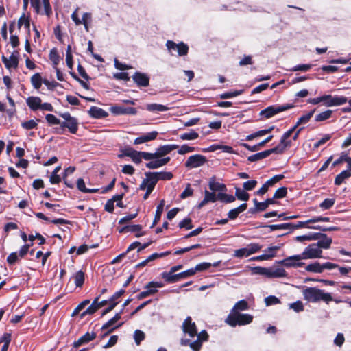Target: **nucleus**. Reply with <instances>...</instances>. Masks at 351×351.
<instances>
[{
  "label": "nucleus",
  "mask_w": 351,
  "mask_h": 351,
  "mask_svg": "<svg viewBox=\"0 0 351 351\" xmlns=\"http://www.w3.org/2000/svg\"><path fill=\"white\" fill-rule=\"evenodd\" d=\"M60 116L65 121H62L60 128H56V132L62 134H63L64 129L67 128L69 132L75 134L78 130L79 123L77 119L72 117L69 112L61 113Z\"/></svg>",
  "instance_id": "f257e3e1"
},
{
  "label": "nucleus",
  "mask_w": 351,
  "mask_h": 351,
  "mask_svg": "<svg viewBox=\"0 0 351 351\" xmlns=\"http://www.w3.org/2000/svg\"><path fill=\"white\" fill-rule=\"evenodd\" d=\"M253 321V316L241 313H230L225 319V323L231 327L244 326Z\"/></svg>",
  "instance_id": "f03ea898"
},
{
  "label": "nucleus",
  "mask_w": 351,
  "mask_h": 351,
  "mask_svg": "<svg viewBox=\"0 0 351 351\" xmlns=\"http://www.w3.org/2000/svg\"><path fill=\"white\" fill-rule=\"evenodd\" d=\"M293 107L294 105L292 104H287L281 106H269L260 112V116L266 119H269L280 112L291 109Z\"/></svg>",
  "instance_id": "7ed1b4c3"
},
{
  "label": "nucleus",
  "mask_w": 351,
  "mask_h": 351,
  "mask_svg": "<svg viewBox=\"0 0 351 351\" xmlns=\"http://www.w3.org/2000/svg\"><path fill=\"white\" fill-rule=\"evenodd\" d=\"M178 147L179 146L175 144L161 145L156 149L154 153L149 152V154H147L146 156L149 158L150 160L154 158H162L163 156L169 154L171 152L178 149Z\"/></svg>",
  "instance_id": "20e7f679"
},
{
  "label": "nucleus",
  "mask_w": 351,
  "mask_h": 351,
  "mask_svg": "<svg viewBox=\"0 0 351 351\" xmlns=\"http://www.w3.org/2000/svg\"><path fill=\"white\" fill-rule=\"evenodd\" d=\"M207 161V158L205 156L195 154L187 158L184 163V166L186 168L191 169L203 166Z\"/></svg>",
  "instance_id": "39448f33"
},
{
  "label": "nucleus",
  "mask_w": 351,
  "mask_h": 351,
  "mask_svg": "<svg viewBox=\"0 0 351 351\" xmlns=\"http://www.w3.org/2000/svg\"><path fill=\"white\" fill-rule=\"evenodd\" d=\"M322 251L316 243L310 244L300 254L302 259L315 258L322 257Z\"/></svg>",
  "instance_id": "423d86ee"
},
{
  "label": "nucleus",
  "mask_w": 351,
  "mask_h": 351,
  "mask_svg": "<svg viewBox=\"0 0 351 351\" xmlns=\"http://www.w3.org/2000/svg\"><path fill=\"white\" fill-rule=\"evenodd\" d=\"M348 99L344 96H332L331 95H324L323 104L327 107L337 106L347 103Z\"/></svg>",
  "instance_id": "0eeeda50"
},
{
  "label": "nucleus",
  "mask_w": 351,
  "mask_h": 351,
  "mask_svg": "<svg viewBox=\"0 0 351 351\" xmlns=\"http://www.w3.org/2000/svg\"><path fill=\"white\" fill-rule=\"evenodd\" d=\"M302 258L300 254H297L287 257L283 260L278 261V263L287 268H295L304 265V263L300 262Z\"/></svg>",
  "instance_id": "6e6552de"
},
{
  "label": "nucleus",
  "mask_w": 351,
  "mask_h": 351,
  "mask_svg": "<svg viewBox=\"0 0 351 351\" xmlns=\"http://www.w3.org/2000/svg\"><path fill=\"white\" fill-rule=\"evenodd\" d=\"M182 329L185 334H188L191 337H194L197 335V326L195 322H192L190 316L184 320Z\"/></svg>",
  "instance_id": "1a4fd4ad"
},
{
  "label": "nucleus",
  "mask_w": 351,
  "mask_h": 351,
  "mask_svg": "<svg viewBox=\"0 0 351 351\" xmlns=\"http://www.w3.org/2000/svg\"><path fill=\"white\" fill-rule=\"evenodd\" d=\"M110 111L114 115L130 114L135 115L137 110L133 107H125L123 106H112L110 108Z\"/></svg>",
  "instance_id": "9d476101"
},
{
  "label": "nucleus",
  "mask_w": 351,
  "mask_h": 351,
  "mask_svg": "<svg viewBox=\"0 0 351 351\" xmlns=\"http://www.w3.org/2000/svg\"><path fill=\"white\" fill-rule=\"evenodd\" d=\"M132 77L138 86L147 87L149 85V77L146 73L136 71Z\"/></svg>",
  "instance_id": "9b49d317"
},
{
  "label": "nucleus",
  "mask_w": 351,
  "mask_h": 351,
  "mask_svg": "<svg viewBox=\"0 0 351 351\" xmlns=\"http://www.w3.org/2000/svg\"><path fill=\"white\" fill-rule=\"evenodd\" d=\"M319 289L317 287H307L303 290L302 293L305 300L317 303Z\"/></svg>",
  "instance_id": "f8f14e48"
},
{
  "label": "nucleus",
  "mask_w": 351,
  "mask_h": 351,
  "mask_svg": "<svg viewBox=\"0 0 351 351\" xmlns=\"http://www.w3.org/2000/svg\"><path fill=\"white\" fill-rule=\"evenodd\" d=\"M97 337V334L95 332H92L91 333L86 332L81 337H80L77 341H74L73 343V347L74 348H77L80 346L88 343L90 341L94 340Z\"/></svg>",
  "instance_id": "ddd939ff"
},
{
  "label": "nucleus",
  "mask_w": 351,
  "mask_h": 351,
  "mask_svg": "<svg viewBox=\"0 0 351 351\" xmlns=\"http://www.w3.org/2000/svg\"><path fill=\"white\" fill-rule=\"evenodd\" d=\"M170 157L154 158L149 160V162L146 163L145 166L149 169H155L167 165L170 161Z\"/></svg>",
  "instance_id": "4468645a"
},
{
  "label": "nucleus",
  "mask_w": 351,
  "mask_h": 351,
  "mask_svg": "<svg viewBox=\"0 0 351 351\" xmlns=\"http://www.w3.org/2000/svg\"><path fill=\"white\" fill-rule=\"evenodd\" d=\"M142 229V226L139 224H134V225H127L122 228H121L119 230V233H126V232H136V237H140L141 236H143L145 234V232L140 231Z\"/></svg>",
  "instance_id": "2eb2a0df"
},
{
  "label": "nucleus",
  "mask_w": 351,
  "mask_h": 351,
  "mask_svg": "<svg viewBox=\"0 0 351 351\" xmlns=\"http://www.w3.org/2000/svg\"><path fill=\"white\" fill-rule=\"evenodd\" d=\"M1 60L5 68L10 71L12 69H16L19 66V59L16 56H10V57L8 58L4 55H3L1 56Z\"/></svg>",
  "instance_id": "dca6fc26"
},
{
  "label": "nucleus",
  "mask_w": 351,
  "mask_h": 351,
  "mask_svg": "<svg viewBox=\"0 0 351 351\" xmlns=\"http://www.w3.org/2000/svg\"><path fill=\"white\" fill-rule=\"evenodd\" d=\"M88 114L91 118L96 119L106 118L108 116L106 111L97 106H91Z\"/></svg>",
  "instance_id": "f3484780"
},
{
  "label": "nucleus",
  "mask_w": 351,
  "mask_h": 351,
  "mask_svg": "<svg viewBox=\"0 0 351 351\" xmlns=\"http://www.w3.org/2000/svg\"><path fill=\"white\" fill-rule=\"evenodd\" d=\"M335 268H338L340 274L343 276H346L349 271H351V267H340L339 265L330 262H326L322 264V272L324 269H332Z\"/></svg>",
  "instance_id": "a211bd4d"
},
{
  "label": "nucleus",
  "mask_w": 351,
  "mask_h": 351,
  "mask_svg": "<svg viewBox=\"0 0 351 351\" xmlns=\"http://www.w3.org/2000/svg\"><path fill=\"white\" fill-rule=\"evenodd\" d=\"M158 134V132L156 131H152L150 132H148L147 134H145L143 135H141L139 137H137L134 139V145H139L145 142L151 141L156 138Z\"/></svg>",
  "instance_id": "6ab92c4d"
},
{
  "label": "nucleus",
  "mask_w": 351,
  "mask_h": 351,
  "mask_svg": "<svg viewBox=\"0 0 351 351\" xmlns=\"http://www.w3.org/2000/svg\"><path fill=\"white\" fill-rule=\"evenodd\" d=\"M161 278L169 284L175 283L182 280L180 274L171 273V271H164L160 274Z\"/></svg>",
  "instance_id": "aec40b11"
},
{
  "label": "nucleus",
  "mask_w": 351,
  "mask_h": 351,
  "mask_svg": "<svg viewBox=\"0 0 351 351\" xmlns=\"http://www.w3.org/2000/svg\"><path fill=\"white\" fill-rule=\"evenodd\" d=\"M247 208V203H243L241 205H239L238 207L234 208L233 209H231L228 213V218L230 220H234L236 219L240 213L245 211Z\"/></svg>",
  "instance_id": "412c9836"
},
{
  "label": "nucleus",
  "mask_w": 351,
  "mask_h": 351,
  "mask_svg": "<svg viewBox=\"0 0 351 351\" xmlns=\"http://www.w3.org/2000/svg\"><path fill=\"white\" fill-rule=\"evenodd\" d=\"M208 186L210 191L213 192L219 191V193H223L227 191L226 186L223 184L215 181V178H210Z\"/></svg>",
  "instance_id": "4be33fe9"
},
{
  "label": "nucleus",
  "mask_w": 351,
  "mask_h": 351,
  "mask_svg": "<svg viewBox=\"0 0 351 351\" xmlns=\"http://www.w3.org/2000/svg\"><path fill=\"white\" fill-rule=\"evenodd\" d=\"M42 100L39 97L30 96L26 99L28 107L32 111H36L40 109Z\"/></svg>",
  "instance_id": "5701e85b"
},
{
  "label": "nucleus",
  "mask_w": 351,
  "mask_h": 351,
  "mask_svg": "<svg viewBox=\"0 0 351 351\" xmlns=\"http://www.w3.org/2000/svg\"><path fill=\"white\" fill-rule=\"evenodd\" d=\"M297 128L295 126H293L289 130L285 132L280 138V144L284 145V147H288L291 145V141L288 140V138L291 136V134L295 131Z\"/></svg>",
  "instance_id": "b1692460"
},
{
  "label": "nucleus",
  "mask_w": 351,
  "mask_h": 351,
  "mask_svg": "<svg viewBox=\"0 0 351 351\" xmlns=\"http://www.w3.org/2000/svg\"><path fill=\"white\" fill-rule=\"evenodd\" d=\"M165 204V201L164 199H162V200H160L159 204L157 206L154 219V221L151 226V228L154 227L158 223V221L160 220L161 215H162V213L164 210Z\"/></svg>",
  "instance_id": "393cba45"
},
{
  "label": "nucleus",
  "mask_w": 351,
  "mask_h": 351,
  "mask_svg": "<svg viewBox=\"0 0 351 351\" xmlns=\"http://www.w3.org/2000/svg\"><path fill=\"white\" fill-rule=\"evenodd\" d=\"M145 176L146 178L144 180L147 183V186H150L154 189L156 184L158 181V176L157 175V172H146Z\"/></svg>",
  "instance_id": "a878e982"
},
{
  "label": "nucleus",
  "mask_w": 351,
  "mask_h": 351,
  "mask_svg": "<svg viewBox=\"0 0 351 351\" xmlns=\"http://www.w3.org/2000/svg\"><path fill=\"white\" fill-rule=\"evenodd\" d=\"M292 226V223H285L281 224H272V225H267V224H261L259 227L261 228H268L271 231L278 230H287L290 229Z\"/></svg>",
  "instance_id": "bb28decb"
},
{
  "label": "nucleus",
  "mask_w": 351,
  "mask_h": 351,
  "mask_svg": "<svg viewBox=\"0 0 351 351\" xmlns=\"http://www.w3.org/2000/svg\"><path fill=\"white\" fill-rule=\"evenodd\" d=\"M147 154H149V152H139L136 150L133 155L131 156V159L136 164L141 163L142 158H143L145 160H150V158L146 156Z\"/></svg>",
  "instance_id": "cd10ccee"
},
{
  "label": "nucleus",
  "mask_w": 351,
  "mask_h": 351,
  "mask_svg": "<svg viewBox=\"0 0 351 351\" xmlns=\"http://www.w3.org/2000/svg\"><path fill=\"white\" fill-rule=\"evenodd\" d=\"M332 239L330 237H327L326 234L324 236H322V237L319 239L316 245H317L319 249H328L330 247L332 243Z\"/></svg>",
  "instance_id": "c85d7f7f"
},
{
  "label": "nucleus",
  "mask_w": 351,
  "mask_h": 351,
  "mask_svg": "<svg viewBox=\"0 0 351 351\" xmlns=\"http://www.w3.org/2000/svg\"><path fill=\"white\" fill-rule=\"evenodd\" d=\"M248 308V302L245 300H241L235 303L230 313H239L240 311H246Z\"/></svg>",
  "instance_id": "c756f323"
},
{
  "label": "nucleus",
  "mask_w": 351,
  "mask_h": 351,
  "mask_svg": "<svg viewBox=\"0 0 351 351\" xmlns=\"http://www.w3.org/2000/svg\"><path fill=\"white\" fill-rule=\"evenodd\" d=\"M221 261H217L212 264L210 263L203 262L197 264L193 269L195 273L197 271H203L209 269L211 266H213L215 267H218Z\"/></svg>",
  "instance_id": "7c9ffc66"
},
{
  "label": "nucleus",
  "mask_w": 351,
  "mask_h": 351,
  "mask_svg": "<svg viewBox=\"0 0 351 351\" xmlns=\"http://www.w3.org/2000/svg\"><path fill=\"white\" fill-rule=\"evenodd\" d=\"M350 177H351V173L349 171L343 170L335 177L334 183L335 185L339 186Z\"/></svg>",
  "instance_id": "2f4dec72"
},
{
  "label": "nucleus",
  "mask_w": 351,
  "mask_h": 351,
  "mask_svg": "<svg viewBox=\"0 0 351 351\" xmlns=\"http://www.w3.org/2000/svg\"><path fill=\"white\" fill-rule=\"evenodd\" d=\"M315 110H316V109L315 108V109L309 111L306 114H304L302 117H300L299 118V119L298 120V121L296 122L295 125H294L295 128H297L301 124L307 123L310 121V119L313 117V115L314 114Z\"/></svg>",
  "instance_id": "473e14b6"
},
{
  "label": "nucleus",
  "mask_w": 351,
  "mask_h": 351,
  "mask_svg": "<svg viewBox=\"0 0 351 351\" xmlns=\"http://www.w3.org/2000/svg\"><path fill=\"white\" fill-rule=\"evenodd\" d=\"M30 81L33 87L37 90L41 87L42 84L43 83V80L39 73L34 74L31 77Z\"/></svg>",
  "instance_id": "72a5a7b5"
},
{
  "label": "nucleus",
  "mask_w": 351,
  "mask_h": 351,
  "mask_svg": "<svg viewBox=\"0 0 351 351\" xmlns=\"http://www.w3.org/2000/svg\"><path fill=\"white\" fill-rule=\"evenodd\" d=\"M333 298L330 293H325L324 290L319 289L318 297L317 299V302L320 301H323L326 304H328L330 302L333 301Z\"/></svg>",
  "instance_id": "f704fd0d"
},
{
  "label": "nucleus",
  "mask_w": 351,
  "mask_h": 351,
  "mask_svg": "<svg viewBox=\"0 0 351 351\" xmlns=\"http://www.w3.org/2000/svg\"><path fill=\"white\" fill-rule=\"evenodd\" d=\"M146 109L150 112H164L169 110L166 106L158 104H149L146 106Z\"/></svg>",
  "instance_id": "c9c22d12"
},
{
  "label": "nucleus",
  "mask_w": 351,
  "mask_h": 351,
  "mask_svg": "<svg viewBox=\"0 0 351 351\" xmlns=\"http://www.w3.org/2000/svg\"><path fill=\"white\" fill-rule=\"evenodd\" d=\"M252 273L254 274L265 276L267 278H271V267L267 268L257 266L252 269Z\"/></svg>",
  "instance_id": "e433bc0d"
},
{
  "label": "nucleus",
  "mask_w": 351,
  "mask_h": 351,
  "mask_svg": "<svg viewBox=\"0 0 351 351\" xmlns=\"http://www.w3.org/2000/svg\"><path fill=\"white\" fill-rule=\"evenodd\" d=\"M305 269L308 272L317 274L322 273V263L316 261L313 263L308 264V265L306 266Z\"/></svg>",
  "instance_id": "4c0bfd02"
},
{
  "label": "nucleus",
  "mask_w": 351,
  "mask_h": 351,
  "mask_svg": "<svg viewBox=\"0 0 351 351\" xmlns=\"http://www.w3.org/2000/svg\"><path fill=\"white\" fill-rule=\"evenodd\" d=\"M287 273L282 267L271 268V278H281L286 277Z\"/></svg>",
  "instance_id": "58836bf2"
},
{
  "label": "nucleus",
  "mask_w": 351,
  "mask_h": 351,
  "mask_svg": "<svg viewBox=\"0 0 351 351\" xmlns=\"http://www.w3.org/2000/svg\"><path fill=\"white\" fill-rule=\"evenodd\" d=\"M332 110H327L322 112L315 117V121L317 122H321L330 119L332 117Z\"/></svg>",
  "instance_id": "ea45409f"
},
{
  "label": "nucleus",
  "mask_w": 351,
  "mask_h": 351,
  "mask_svg": "<svg viewBox=\"0 0 351 351\" xmlns=\"http://www.w3.org/2000/svg\"><path fill=\"white\" fill-rule=\"evenodd\" d=\"M218 198L219 201L225 204L234 202L236 199L234 195L226 194L225 192L218 193Z\"/></svg>",
  "instance_id": "a19ab883"
},
{
  "label": "nucleus",
  "mask_w": 351,
  "mask_h": 351,
  "mask_svg": "<svg viewBox=\"0 0 351 351\" xmlns=\"http://www.w3.org/2000/svg\"><path fill=\"white\" fill-rule=\"evenodd\" d=\"M243 92H244V90H243V89L234 90V91H229V92H226V93L220 94L219 95V97L221 99H226L232 98V97L239 96V95L243 94Z\"/></svg>",
  "instance_id": "79ce46f5"
},
{
  "label": "nucleus",
  "mask_w": 351,
  "mask_h": 351,
  "mask_svg": "<svg viewBox=\"0 0 351 351\" xmlns=\"http://www.w3.org/2000/svg\"><path fill=\"white\" fill-rule=\"evenodd\" d=\"M235 198L241 201H248L250 195L243 189L241 190L240 188L237 187L235 191Z\"/></svg>",
  "instance_id": "37998d69"
},
{
  "label": "nucleus",
  "mask_w": 351,
  "mask_h": 351,
  "mask_svg": "<svg viewBox=\"0 0 351 351\" xmlns=\"http://www.w3.org/2000/svg\"><path fill=\"white\" fill-rule=\"evenodd\" d=\"M268 157V154L267 152V150H265L263 152H261L258 153H256L255 154L251 155L247 158V160L250 162H256L261 160L263 158H265Z\"/></svg>",
  "instance_id": "c03bdc74"
},
{
  "label": "nucleus",
  "mask_w": 351,
  "mask_h": 351,
  "mask_svg": "<svg viewBox=\"0 0 351 351\" xmlns=\"http://www.w3.org/2000/svg\"><path fill=\"white\" fill-rule=\"evenodd\" d=\"M49 59L54 66H57L60 62V56L56 48H53L49 52Z\"/></svg>",
  "instance_id": "a18cd8bd"
},
{
  "label": "nucleus",
  "mask_w": 351,
  "mask_h": 351,
  "mask_svg": "<svg viewBox=\"0 0 351 351\" xmlns=\"http://www.w3.org/2000/svg\"><path fill=\"white\" fill-rule=\"evenodd\" d=\"M199 137V134L191 130L189 132H185L180 134V138L182 140H195Z\"/></svg>",
  "instance_id": "49530a36"
},
{
  "label": "nucleus",
  "mask_w": 351,
  "mask_h": 351,
  "mask_svg": "<svg viewBox=\"0 0 351 351\" xmlns=\"http://www.w3.org/2000/svg\"><path fill=\"white\" fill-rule=\"evenodd\" d=\"M335 203V199L326 198L319 204V207L323 210H328L331 208Z\"/></svg>",
  "instance_id": "de8ad7c7"
},
{
  "label": "nucleus",
  "mask_w": 351,
  "mask_h": 351,
  "mask_svg": "<svg viewBox=\"0 0 351 351\" xmlns=\"http://www.w3.org/2000/svg\"><path fill=\"white\" fill-rule=\"evenodd\" d=\"M24 25L26 29H29L30 27V19L29 16L25 18V14L23 13L22 16L19 19L18 21V28L21 29L22 25Z\"/></svg>",
  "instance_id": "09e8293b"
},
{
  "label": "nucleus",
  "mask_w": 351,
  "mask_h": 351,
  "mask_svg": "<svg viewBox=\"0 0 351 351\" xmlns=\"http://www.w3.org/2000/svg\"><path fill=\"white\" fill-rule=\"evenodd\" d=\"M75 284L77 287H81L84 282V273L82 271H78L75 275Z\"/></svg>",
  "instance_id": "8fccbe9b"
},
{
  "label": "nucleus",
  "mask_w": 351,
  "mask_h": 351,
  "mask_svg": "<svg viewBox=\"0 0 351 351\" xmlns=\"http://www.w3.org/2000/svg\"><path fill=\"white\" fill-rule=\"evenodd\" d=\"M178 227L181 229L191 230L193 227L191 219L189 217L184 218L179 223Z\"/></svg>",
  "instance_id": "3c124183"
},
{
  "label": "nucleus",
  "mask_w": 351,
  "mask_h": 351,
  "mask_svg": "<svg viewBox=\"0 0 351 351\" xmlns=\"http://www.w3.org/2000/svg\"><path fill=\"white\" fill-rule=\"evenodd\" d=\"M204 199L205 201H207L208 202H215L217 200H219L218 193L215 194L213 191L209 192L206 190L204 191Z\"/></svg>",
  "instance_id": "603ef678"
},
{
  "label": "nucleus",
  "mask_w": 351,
  "mask_h": 351,
  "mask_svg": "<svg viewBox=\"0 0 351 351\" xmlns=\"http://www.w3.org/2000/svg\"><path fill=\"white\" fill-rule=\"evenodd\" d=\"M177 50L179 56H184L187 55L189 52V47L184 43L180 42L178 44Z\"/></svg>",
  "instance_id": "864d4df0"
},
{
  "label": "nucleus",
  "mask_w": 351,
  "mask_h": 351,
  "mask_svg": "<svg viewBox=\"0 0 351 351\" xmlns=\"http://www.w3.org/2000/svg\"><path fill=\"white\" fill-rule=\"evenodd\" d=\"M90 300H85L80 302L76 308L73 310L71 316L75 317L76 316L82 309L85 308L86 306L90 304Z\"/></svg>",
  "instance_id": "5fc2aeb1"
},
{
  "label": "nucleus",
  "mask_w": 351,
  "mask_h": 351,
  "mask_svg": "<svg viewBox=\"0 0 351 351\" xmlns=\"http://www.w3.org/2000/svg\"><path fill=\"white\" fill-rule=\"evenodd\" d=\"M157 292H158L157 289L149 288L146 291H143L141 292L138 295H136V298L138 300H142V299L145 298L149 295H154Z\"/></svg>",
  "instance_id": "6e6d98bb"
},
{
  "label": "nucleus",
  "mask_w": 351,
  "mask_h": 351,
  "mask_svg": "<svg viewBox=\"0 0 351 351\" xmlns=\"http://www.w3.org/2000/svg\"><path fill=\"white\" fill-rule=\"evenodd\" d=\"M287 188L285 186L280 187L278 189L274 194V198L276 199H282L287 196Z\"/></svg>",
  "instance_id": "4d7b16f0"
},
{
  "label": "nucleus",
  "mask_w": 351,
  "mask_h": 351,
  "mask_svg": "<svg viewBox=\"0 0 351 351\" xmlns=\"http://www.w3.org/2000/svg\"><path fill=\"white\" fill-rule=\"evenodd\" d=\"M101 295L97 296L93 301L92 304L86 308V312L90 313V315L94 314L99 308L97 302L99 300Z\"/></svg>",
  "instance_id": "13d9d810"
},
{
  "label": "nucleus",
  "mask_w": 351,
  "mask_h": 351,
  "mask_svg": "<svg viewBox=\"0 0 351 351\" xmlns=\"http://www.w3.org/2000/svg\"><path fill=\"white\" fill-rule=\"evenodd\" d=\"M45 119L49 125H61L62 121L52 114H47Z\"/></svg>",
  "instance_id": "bf43d9fd"
},
{
  "label": "nucleus",
  "mask_w": 351,
  "mask_h": 351,
  "mask_svg": "<svg viewBox=\"0 0 351 351\" xmlns=\"http://www.w3.org/2000/svg\"><path fill=\"white\" fill-rule=\"evenodd\" d=\"M134 338L136 344L138 346L140 345L141 342L145 339V335L143 331L140 330H136L134 333Z\"/></svg>",
  "instance_id": "052dcab7"
},
{
  "label": "nucleus",
  "mask_w": 351,
  "mask_h": 351,
  "mask_svg": "<svg viewBox=\"0 0 351 351\" xmlns=\"http://www.w3.org/2000/svg\"><path fill=\"white\" fill-rule=\"evenodd\" d=\"M21 127L25 130H32L37 128L38 124L34 120L31 119L22 122Z\"/></svg>",
  "instance_id": "680f3d73"
},
{
  "label": "nucleus",
  "mask_w": 351,
  "mask_h": 351,
  "mask_svg": "<svg viewBox=\"0 0 351 351\" xmlns=\"http://www.w3.org/2000/svg\"><path fill=\"white\" fill-rule=\"evenodd\" d=\"M265 305L267 306L280 304V300L274 295H269L265 298Z\"/></svg>",
  "instance_id": "e2e57ef3"
},
{
  "label": "nucleus",
  "mask_w": 351,
  "mask_h": 351,
  "mask_svg": "<svg viewBox=\"0 0 351 351\" xmlns=\"http://www.w3.org/2000/svg\"><path fill=\"white\" fill-rule=\"evenodd\" d=\"M247 249H248V254H253L254 253H256L258 252H259L261 250V249L262 248V246L261 245H259L258 243H250L249 245H247Z\"/></svg>",
  "instance_id": "0e129e2a"
},
{
  "label": "nucleus",
  "mask_w": 351,
  "mask_h": 351,
  "mask_svg": "<svg viewBox=\"0 0 351 351\" xmlns=\"http://www.w3.org/2000/svg\"><path fill=\"white\" fill-rule=\"evenodd\" d=\"M195 151V147H191L186 144L182 145L178 150V153L180 155Z\"/></svg>",
  "instance_id": "69168bd1"
},
{
  "label": "nucleus",
  "mask_w": 351,
  "mask_h": 351,
  "mask_svg": "<svg viewBox=\"0 0 351 351\" xmlns=\"http://www.w3.org/2000/svg\"><path fill=\"white\" fill-rule=\"evenodd\" d=\"M158 180H170L173 178V175L171 172L161 171L157 172Z\"/></svg>",
  "instance_id": "338daca9"
},
{
  "label": "nucleus",
  "mask_w": 351,
  "mask_h": 351,
  "mask_svg": "<svg viewBox=\"0 0 351 351\" xmlns=\"http://www.w3.org/2000/svg\"><path fill=\"white\" fill-rule=\"evenodd\" d=\"M257 183L255 180L246 181L243 184V189L245 191H252L256 186Z\"/></svg>",
  "instance_id": "774afa93"
}]
</instances>
